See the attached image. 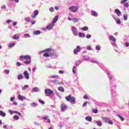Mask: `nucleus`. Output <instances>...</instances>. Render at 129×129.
I'll return each mask as SVG.
<instances>
[{
    "instance_id": "4d7b16f0",
    "label": "nucleus",
    "mask_w": 129,
    "mask_h": 129,
    "mask_svg": "<svg viewBox=\"0 0 129 129\" xmlns=\"http://www.w3.org/2000/svg\"><path fill=\"white\" fill-rule=\"evenodd\" d=\"M25 22H27V23H29L30 22V18L27 17L25 18Z\"/></svg>"
},
{
    "instance_id": "9d476101",
    "label": "nucleus",
    "mask_w": 129,
    "mask_h": 129,
    "mask_svg": "<svg viewBox=\"0 0 129 129\" xmlns=\"http://www.w3.org/2000/svg\"><path fill=\"white\" fill-rule=\"evenodd\" d=\"M39 15V11L35 10L34 11L33 13L31 15L32 19H35Z\"/></svg>"
},
{
    "instance_id": "72a5a7b5",
    "label": "nucleus",
    "mask_w": 129,
    "mask_h": 129,
    "mask_svg": "<svg viewBox=\"0 0 129 129\" xmlns=\"http://www.w3.org/2000/svg\"><path fill=\"white\" fill-rule=\"evenodd\" d=\"M15 45H16V43H10L8 45V47H9V48H13V47L15 46Z\"/></svg>"
},
{
    "instance_id": "ddd939ff",
    "label": "nucleus",
    "mask_w": 129,
    "mask_h": 129,
    "mask_svg": "<svg viewBox=\"0 0 129 129\" xmlns=\"http://www.w3.org/2000/svg\"><path fill=\"white\" fill-rule=\"evenodd\" d=\"M68 106L67 105H65L64 103H62L61 105V111H65L66 109H67Z\"/></svg>"
},
{
    "instance_id": "f03ea898",
    "label": "nucleus",
    "mask_w": 129,
    "mask_h": 129,
    "mask_svg": "<svg viewBox=\"0 0 129 129\" xmlns=\"http://www.w3.org/2000/svg\"><path fill=\"white\" fill-rule=\"evenodd\" d=\"M66 99L67 101H69L72 103L73 104H75V97L71 96V95H69L68 96L66 97Z\"/></svg>"
},
{
    "instance_id": "f8f14e48",
    "label": "nucleus",
    "mask_w": 129,
    "mask_h": 129,
    "mask_svg": "<svg viewBox=\"0 0 129 129\" xmlns=\"http://www.w3.org/2000/svg\"><path fill=\"white\" fill-rule=\"evenodd\" d=\"M20 59H24V60H31V56L30 55H22L20 57Z\"/></svg>"
},
{
    "instance_id": "2eb2a0df",
    "label": "nucleus",
    "mask_w": 129,
    "mask_h": 129,
    "mask_svg": "<svg viewBox=\"0 0 129 129\" xmlns=\"http://www.w3.org/2000/svg\"><path fill=\"white\" fill-rule=\"evenodd\" d=\"M58 19H59V15L55 16L52 20V23L53 24V25H55V24L57 23V21H58Z\"/></svg>"
},
{
    "instance_id": "f257e3e1",
    "label": "nucleus",
    "mask_w": 129,
    "mask_h": 129,
    "mask_svg": "<svg viewBox=\"0 0 129 129\" xmlns=\"http://www.w3.org/2000/svg\"><path fill=\"white\" fill-rule=\"evenodd\" d=\"M99 66L105 72V73H106V74H107L110 82V87L111 88L112 96H116V93H115V91H114L115 89V84H114L115 79H114V76H113V75L111 74V72H110V71L105 68V67H104L103 64L100 63Z\"/></svg>"
},
{
    "instance_id": "0eeeda50",
    "label": "nucleus",
    "mask_w": 129,
    "mask_h": 129,
    "mask_svg": "<svg viewBox=\"0 0 129 129\" xmlns=\"http://www.w3.org/2000/svg\"><path fill=\"white\" fill-rule=\"evenodd\" d=\"M58 56H59V54H58V52L56 51L50 53V57H52L53 59H56V58H57Z\"/></svg>"
},
{
    "instance_id": "3c124183",
    "label": "nucleus",
    "mask_w": 129,
    "mask_h": 129,
    "mask_svg": "<svg viewBox=\"0 0 129 129\" xmlns=\"http://www.w3.org/2000/svg\"><path fill=\"white\" fill-rule=\"evenodd\" d=\"M128 0H122L121 1V5H124V4H125V3H126V2H127Z\"/></svg>"
},
{
    "instance_id": "58836bf2",
    "label": "nucleus",
    "mask_w": 129,
    "mask_h": 129,
    "mask_svg": "<svg viewBox=\"0 0 129 129\" xmlns=\"http://www.w3.org/2000/svg\"><path fill=\"white\" fill-rule=\"evenodd\" d=\"M39 91V88L37 87H35L32 89V92H37Z\"/></svg>"
},
{
    "instance_id": "680f3d73",
    "label": "nucleus",
    "mask_w": 129,
    "mask_h": 129,
    "mask_svg": "<svg viewBox=\"0 0 129 129\" xmlns=\"http://www.w3.org/2000/svg\"><path fill=\"white\" fill-rule=\"evenodd\" d=\"M16 65L18 66V67H20V66H22V63H21L20 62H17L16 63Z\"/></svg>"
},
{
    "instance_id": "f704fd0d",
    "label": "nucleus",
    "mask_w": 129,
    "mask_h": 129,
    "mask_svg": "<svg viewBox=\"0 0 129 129\" xmlns=\"http://www.w3.org/2000/svg\"><path fill=\"white\" fill-rule=\"evenodd\" d=\"M24 38H31V35L29 33H26L24 34Z\"/></svg>"
},
{
    "instance_id": "13d9d810",
    "label": "nucleus",
    "mask_w": 129,
    "mask_h": 129,
    "mask_svg": "<svg viewBox=\"0 0 129 129\" xmlns=\"http://www.w3.org/2000/svg\"><path fill=\"white\" fill-rule=\"evenodd\" d=\"M14 113H16L17 114H18V115H19V116H21V115H22V114L18 111H15V112H14Z\"/></svg>"
},
{
    "instance_id": "dca6fc26",
    "label": "nucleus",
    "mask_w": 129,
    "mask_h": 129,
    "mask_svg": "<svg viewBox=\"0 0 129 129\" xmlns=\"http://www.w3.org/2000/svg\"><path fill=\"white\" fill-rule=\"evenodd\" d=\"M114 12L118 17H120V16H121V12H120L118 9H115Z\"/></svg>"
},
{
    "instance_id": "4c0bfd02",
    "label": "nucleus",
    "mask_w": 129,
    "mask_h": 129,
    "mask_svg": "<svg viewBox=\"0 0 129 129\" xmlns=\"http://www.w3.org/2000/svg\"><path fill=\"white\" fill-rule=\"evenodd\" d=\"M96 123H97L98 126H101L102 125V124L100 121H96Z\"/></svg>"
},
{
    "instance_id": "a19ab883",
    "label": "nucleus",
    "mask_w": 129,
    "mask_h": 129,
    "mask_svg": "<svg viewBox=\"0 0 129 129\" xmlns=\"http://www.w3.org/2000/svg\"><path fill=\"white\" fill-rule=\"evenodd\" d=\"M13 118L15 119V120H18V119H20V117L18 116V115H15L13 117Z\"/></svg>"
},
{
    "instance_id": "6e6d98bb",
    "label": "nucleus",
    "mask_w": 129,
    "mask_h": 129,
    "mask_svg": "<svg viewBox=\"0 0 129 129\" xmlns=\"http://www.w3.org/2000/svg\"><path fill=\"white\" fill-rule=\"evenodd\" d=\"M54 11H55V10L54 9L53 7H51L49 9V11L50 12V13H53L54 12Z\"/></svg>"
},
{
    "instance_id": "09e8293b",
    "label": "nucleus",
    "mask_w": 129,
    "mask_h": 129,
    "mask_svg": "<svg viewBox=\"0 0 129 129\" xmlns=\"http://www.w3.org/2000/svg\"><path fill=\"white\" fill-rule=\"evenodd\" d=\"M83 57L84 58L85 60H86V61H88V60H89V57H88V56L87 55H84Z\"/></svg>"
},
{
    "instance_id": "b1692460",
    "label": "nucleus",
    "mask_w": 129,
    "mask_h": 129,
    "mask_svg": "<svg viewBox=\"0 0 129 129\" xmlns=\"http://www.w3.org/2000/svg\"><path fill=\"white\" fill-rule=\"evenodd\" d=\"M79 37H80V38H85V33L79 32Z\"/></svg>"
},
{
    "instance_id": "5fc2aeb1",
    "label": "nucleus",
    "mask_w": 129,
    "mask_h": 129,
    "mask_svg": "<svg viewBox=\"0 0 129 129\" xmlns=\"http://www.w3.org/2000/svg\"><path fill=\"white\" fill-rule=\"evenodd\" d=\"M86 49H87V50H89V51H90V50H92L91 46H90V45L87 46Z\"/></svg>"
},
{
    "instance_id": "2f4dec72",
    "label": "nucleus",
    "mask_w": 129,
    "mask_h": 129,
    "mask_svg": "<svg viewBox=\"0 0 129 129\" xmlns=\"http://www.w3.org/2000/svg\"><path fill=\"white\" fill-rule=\"evenodd\" d=\"M81 30H82V31H88V27L85 26L84 27H82Z\"/></svg>"
},
{
    "instance_id": "39448f33",
    "label": "nucleus",
    "mask_w": 129,
    "mask_h": 129,
    "mask_svg": "<svg viewBox=\"0 0 129 129\" xmlns=\"http://www.w3.org/2000/svg\"><path fill=\"white\" fill-rule=\"evenodd\" d=\"M78 9H79V7H78V6H72L70 7L69 10V11H70V12H72V13H76Z\"/></svg>"
},
{
    "instance_id": "cd10ccee",
    "label": "nucleus",
    "mask_w": 129,
    "mask_h": 129,
    "mask_svg": "<svg viewBox=\"0 0 129 129\" xmlns=\"http://www.w3.org/2000/svg\"><path fill=\"white\" fill-rule=\"evenodd\" d=\"M85 119H86L87 121H91V120H92V117L90 116H87L86 117Z\"/></svg>"
},
{
    "instance_id": "8fccbe9b",
    "label": "nucleus",
    "mask_w": 129,
    "mask_h": 129,
    "mask_svg": "<svg viewBox=\"0 0 129 129\" xmlns=\"http://www.w3.org/2000/svg\"><path fill=\"white\" fill-rule=\"evenodd\" d=\"M58 77V76L55 75V76H50L49 77V78H51L52 79H54V78H57Z\"/></svg>"
},
{
    "instance_id": "de8ad7c7",
    "label": "nucleus",
    "mask_w": 129,
    "mask_h": 129,
    "mask_svg": "<svg viewBox=\"0 0 129 129\" xmlns=\"http://www.w3.org/2000/svg\"><path fill=\"white\" fill-rule=\"evenodd\" d=\"M72 21H73V22H74L75 23H77V22H78L79 20H78V18H75L72 19Z\"/></svg>"
},
{
    "instance_id": "a18cd8bd",
    "label": "nucleus",
    "mask_w": 129,
    "mask_h": 129,
    "mask_svg": "<svg viewBox=\"0 0 129 129\" xmlns=\"http://www.w3.org/2000/svg\"><path fill=\"white\" fill-rule=\"evenodd\" d=\"M123 18L124 21H126L127 20V15L126 14H124L123 15Z\"/></svg>"
},
{
    "instance_id": "4468645a",
    "label": "nucleus",
    "mask_w": 129,
    "mask_h": 129,
    "mask_svg": "<svg viewBox=\"0 0 129 129\" xmlns=\"http://www.w3.org/2000/svg\"><path fill=\"white\" fill-rule=\"evenodd\" d=\"M54 26H55V24L51 23V24H50L46 26V27L47 28V30L50 31V30L53 29V28Z\"/></svg>"
},
{
    "instance_id": "a211bd4d",
    "label": "nucleus",
    "mask_w": 129,
    "mask_h": 129,
    "mask_svg": "<svg viewBox=\"0 0 129 129\" xmlns=\"http://www.w3.org/2000/svg\"><path fill=\"white\" fill-rule=\"evenodd\" d=\"M112 17L115 20V21H116V24H117V25H119V24H121V21H120V19H117L116 17H115V16L114 15H113Z\"/></svg>"
},
{
    "instance_id": "412c9836",
    "label": "nucleus",
    "mask_w": 129,
    "mask_h": 129,
    "mask_svg": "<svg viewBox=\"0 0 129 129\" xmlns=\"http://www.w3.org/2000/svg\"><path fill=\"white\" fill-rule=\"evenodd\" d=\"M91 14L92 15V16H93L94 17H98V14L94 11H91Z\"/></svg>"
},
{
    "instance_id": "e2e57ef3",
    "label": "nucleus",
    "mask_w": 129,
    "mask_h": 129,
    "mask_svg": "<svg viewBox=\"0 0 129 129\" xmlns=\"http://www.w3.org/2000/svg\"><path fill=\"white\" fill-rule=\"evenodd\" d=\"M86 38H87V39H90V38H91V35L87 34L86 36Z\"/></svg>"
},
{
    "instance_id": "9b49d317",
    "label": "nucleus",
    "mask_w": 129,
    "mask_h": 129,
    "mask_svg": "<svg viewBox=\"0 0 129 129\" xmlns=\"http://www.w3.org/2000/svg\"><path fill=\"white\" fill-rule=\"evenodd\" d=\"M52 83H53V84H55L56 85H61V84H63V83L61 82H59V80H54L51 81Z\"/></svg>"
},
{
    "instance_id": "4be33fe9",
    "label": "nucleus",
    "mask_w": 129,
    "mask_h": 129,
    "mask_svg": "<svg viewBox=\"0 0 129 129\" xmlns=\"http://www.w3.org/2000/svg\"><path fill=\"white\" fill-rule=\"evenodd\" d=\"M0 115L3 117H5V116L7 115V114L6 112L3 111L2 110H0Z\"/></svg>"
},
{
    "instance_id": "e433bc0d",
    "label": "nucleus",
    "mask_w": 129,
    "mask_h": 129,
    "mask_svg": "<svg viewBox=\"0 0 129 129\" xmlns=\"http://www.w3.org/2000/svg\"><path fill=\"white\" fill-rule=\"evenodd\" d=\"M17 78H18V80H20L21 79H23V78H24V76H23V75L20 74V75H18Z\"/></svg>"
},
{
    "instance_id": "a878e982",
    "label": "nucleus",
    "mask_w": 129,
    "mask_h": 129,
    "mask_svg": "<svg viewBox=\"0 0 129 129\" xmlns=\"http://www.w3.org/2000/svg\"><path fill=\"white\" fill-rule=\"evenodd\" d=\"M57 89L58 91H60V92H64V88L62 86L59 87Z\"/></svg>"
},
{
    "instance_id": "473e14b6",
    "label": "nucleus",
    "mask_w": 129,
    "mask_h": 129,
    "mask_svg": "<svg viewBox=\"0 0 129 129\" xmlns=\"http://www.w3.org/2000/svg\"><path fill=\"white\" fill-rule=\"evenodd\" d=\"M82 62V60L77 61L76 63V67H78V66H79V64H81Z\"/></svg>"
},
{
    "instance_id": "5701e85b",
    "label": "nucleus",
    "mask_w": 129,
    "mask_h": 129,
    "mask_svg": "<svg viewBox=\"0 0 129 129\" xmlns=\"http://www.w3.org/2000/svg\"><path fill=\"white\" fill-rule=\"evenodd\" d=\"M33 35H40V34H41V31L40 30L34 31H33Z\"/></svg>"
},
{
    "instance_id": "c85d7f7f",
    "label": "nucleus",
    "mask_w": 129,
    "mask_h": 129,
    "mask_svg": "<svg viewBox=\"0 0 129 129\" xmlns=\"http://www.w3.org/2000/svg\"><path fill=\"white\" fill-rule=\"evenodd\" d=\"M111 45H112L113 47H115L114 50L115 51V52H117V50L116 49V48H117V46H116V44L115 43V42L111 43Z\"/></svg>"
},
{
    "instance_id": "37998d69",
    "label": "nucleus",
    "mask_w": 129,
    "mask_h": 129,
    "mask_svg": "<svg viewBox=\"0 0 129 129\" xmlns=\"http://www.w3.org/2000/svg\"><path fill=\"white\" fill-rule=\"evenodd\" d=\"M43 57H50V54L47 52H45L43 54Z\"/></svg>"
},
{
    "instance_id": "bf43d9fd",
    "label": "nucleus",
    "mask_w": 129,
    "mask_h": 129,
    "mask_svg": "<svg viewBox=\"0 0 129 129\" xmlns=\"http://www.w3.org/2000/svg\"><path fill=\"white\" fill-rule=\"evenodd\" d=\"M38 101H39V103H41V104H44L45 103L44 101H43V100H42L41 99H39Z\"/></svg>"
},
{
    "instance_id": "052dcab7",
    "label": "nucleus",
    "mask_w": 129,
    "mask_h": 129,
    "mask_svg": "<svg viewBox=\"0 0 129 129\" xmlns=\"http://www.w3.org/2000/svg\"><path fill=\"white\" fill-rule=\"evenodd\" d=\"M123 6L125 7V8H128V3H125V4H124Z\"/></svg>"
},
{
    "instance_id": "1a4fd4ad",
    "label": "nucleus",
    "mask_w": 129,
    "mask_h": 129,
    "mask_svg": "<svg viewBox=\"0 0 129 129\" xmlns=\"http://www.w3.org/2000/svg\"><path fill=\"white\" fill-rule=\"evenodd\" d=\"M42 119L44 120L45 122H47L48 123H50L51 122V120L49 118L48 116H45L42 117Z\"/></svg>"
},
{
    "instance_id": "aec40b11",
    "label": "nucleus",
    "mask_w": 129,
    "mask_h": 129,
    "mask_svg": "<svg viewBox=\"0 0 129 129\" xmlns=\"http://www.w3.org/2000/svg\"><path fill=\"white\" fill-rule=\"evenodd\" d=\"M18 99L21 100V101H24V99H26V97L21 95H18Z\"/></svg>"
},
{
    "instance_id": "ea45409f",
    "label": "nucleus",
    "mask_w": 129,
    "mask_h": 129,
    "mask_svg": "<svg viewBox=\"0 0 129 129\" xmlns=\"http://www.w3.org/2000/svg\"><path fill=\"white\" fill-rule=\"evenodd\" d=\"M44 50H45V52H52V51H53V49H52V48H46Z\"/></svg>"
},
{
    "instance_id": "f3484780",
    "label": "nucleus",
    "mask_w": 129,
    "mask_h": 129,
    "mask_svg": "<svg viewBox=\"0 0 129 129\" xmlns=\"http://www.w3.org/2000/svg\"><path fill=\"white\" fill-rule=\"evenodd\" d=\"M24 77H25V78H26V79H27V80L30 79V77L29 76V74L28 73V71H24Z\"/></svg>"
},
{
    "instance_id": "c756f323",
    "label": "nucleus",
    "mask_w": 129,
    "mask_h": 129,
    "mask_svg": "<svg viewBox=\"0 0 129 129\" xmlns=\"http://www.w3.org/2000/svg\"><path fill=\"white\" fill-rule=\"evenodd\" d=\"M101 49V46L100 45H96L95 47V50L97 51H100Z\"/></svg>"
},
{
    "instance_id": "603ef678",
    "label": "nucleus",
    "mask_w": 129,
    "mask_h": 129,
    "mask_svg": "<svg viewBox=\"0 0 129 129\" xmlns=\"http://www.w3.org/2000/svg\"><path fill=\"white\" fill-rule=\"evenodd\" d=\"M4 72L5 73V74H10V70H4Z\"/></svg>"
},
{
    "instance_id": "423d86ee",
    "label": "nucleus",
    "mask_w": 129,
    "mask_h": 129,
    "mask_svg": "<svg viewBox=\"0 0 129 129\" xmlns=\"http://www.w3.org/2000/svg\"><path fill=\"white\" fill-rule=\"evenodd\" d=\"M82 50V48L80 47V46L78 45L76 49L74 50V54L75 55H78V53Z\"/></svg>"
},
{
    "instance_id": "0e129e2a",
    "label": "nucleus",
    "mask_w": 129,
    "mask_h": 129,
    "mask_svg": "<svg viewBox=\"0 0 129 129\" xmlns=\"http://www.w3.org/2000/svg\"><path fill=\"white\" fill-rule=\"evenodd\" d=\"M93 112L94 113H97V112H98V110H97V109H93Z\"/></svg>"
},
{
    "instance_id": "6e6552de",
    "label": "nucleus",
    "mask_w": 129,
    "mask_h": 129,
    "mask_svg": "<svg viewBox=\"0 0 129 129\" xmlns=\"http://www.w3.org/2000/svg\"><path fill=\"white\" fill-rule=\"evenodd\" d=\"M72 31L74 36H77L78 35V31H77V28H76V27L74 26L72 27Z\"/></svg>"
},
{
    "instance_id": "774afa93",
    "label": "nucleus",
    "mask_w": 129,
    "mask_h": 129,
    "mask_svg": "<svg viewBox=\"0 0 129 129\" xmlns=\"http://www.w3.org/2000/svg\"><path fill=\"white\" fill-rule=\"evenodd\" d=\"M125 45V47H129V43L126 42L124 44Z\"/></svg>"
},
{
    "instance_id": "393cba45",
    "label": "nucleus",
    "mask_w": 129,
    "mask_h": 129,
    "mask_svg": "<svg viewBox=\"0 0 129 129\" xmlns=\"http://www.w3.org/2000/svg\"><path fill=\"white\" fill-rule=\"evenodd\" d=\"M19 38H20V35H19V34H15L13 37V39L14 40H18V39H19Z\"/></svg>"
},
{
    "instance_id": "69168bd1",
    "label": "nucleus",
    "mask_w": 129,
    "mask_h": 129,
    "mask_svg": "<svg viewBox=\"0 0 129 129\" xmlns=\"http://www.w3.org/2000/svg\"><path fill=\"white\" fill-rule=\"evenodd\" d=\"M91 62H92V63H95L96 64H98V62L96 61V60H92Z\"/></svg>"
},
{
    "instance_id": "79ce46f5",
    "label": "nucleus",
    "mask_w": 129,
    "mask_h": 129,
    "mask_svg": "<svg viewBox=\"0 0 129 129\" xmlns=\"http://www.w3.org/2000/svg\"><path fill=\"white\" fill-rule=\"evenodd\" d=\"M31 60H26L24 62V64H26V65H29V64H31Z\"/></svg>"
},
{
    "instance_id": "7c9ffc66",
    "label": "nucleus",
    "mask_w": 129,
    "mask_h": 129,
    "mask_svg": "<svg viewBox=\"0 0 129 129\" xmlns=\"http://www.w3.org/2000/svg\"><path fill=\"white\" fill-rule=\"evenodd\" d=\"M55 92L56 95H57V96H58V97H59V98H60V99H61V98H62V97H61V95H60V93L57 92V91H55Z\"/></svg>"
},
{
    "instance_id": "bb28decb",
    "label": "nucleus",
    "mask_w": 129,
    "mask_h": 129,
    "mask_svg": "<svg viewBox=\"0 0 129 129\" xmlns=\"http://www.w3.org/2000/svg\"><path fill=\"white\" fill-rule=\"evenodd\" d=\"M31 107H37L38 106V103H32L30 104Z\"/></svg>"
},
{
    "instance_id": "338daca9",
    "label": "nucleus",
    "mask_w": 129,
    "mask_h": 129,
    "mask_svg": "<svg viewBox=\"0 0 129 129\" xmlns=\"http://www.w3.org/2000/svg\"><path fill=\"white\" fill-rule=\"evenodd\" d=\"M87 102H86L83 103V107H85V106H87Z\"/></svg>"
},
{
    "instance_id": "864d4df0",
    "label": "nucleus",
    "mask_w": 129,
    "mask_h": 129,
    "mask_svg": "<svg viewBox=\"0 0 129 129\" xmlns=\"http://www.w3.org/2000/svg\"><path fill=\"white\" fill-rule=\"evenodd\" d=\"M15 112H16V111H12V110H9V112L10 113V114H11V115H12V114H14V113H15Z\"/></svg>"
},
{
    "instance_id": "c9c22d12",
    "label": "nucleus",
    "mask_w": 129,
    "mask_h": 129,
    "mask_svg": "<svg viewBox=\"0 0 129 129\" xmlns=\"http://www.w3.org/2000/svg\"><path fill=\"white\" fill-rule=\"evenodd\" d=\"M117 116H118V117H119V118H120V119L122 121H123V120H124V118L122 116H121V115H119V114H117Z\"/></svg>"
},
{
    "instance_id": "c03bdc74",
    "label": "nucleus",
    "mask_w": 129,
    "mask_h": 129,
    "mask_svg": "<svg viewBox=\"0 0 129 129\" xmlns=\"http://www.w3.org/2000/svg\"><path fill=\"white\" fill-rule=\"evenodd\" d=\"M27 88H29V85H25L23 87H22V90H26Z\"/></svg>"
},
{
    "instance_id": "6ab92c4d",
    "label": "nucleus",
    "mask_w": 129,
    "mask_h": 129,
    "mask_svg": "<svg viewBox=\"0 0 129 129\" xmlns=\"http://www.w3.org/2000/svg\"><path fill=\"white\" fill-rule=\"evenodd\" d=\"M109 39L110 41H112L114 43L116 42V39L114 38V37L112 35H110L109 37Z\"/></svg>"
},
{
    "instance_id": "20e7f679",
    "label": "nucleus",
    "mask_w": 129,
    "mask_h": 129,
    "mask_svg": "<svg viewBox=\"0 0 129 129\" xmlns=\"http://www.w3.org/2000/svg\"><path fill=\"white\" fill-rule=\"evenodd\" d=\"M102 118L104 122H106V123H108V124H113V122H112V121L108 118V117H102Z\"/></svg>"
},
{
    "instance_id": "7ed1b4c3",
    "label": "nucleus",
    "mask_w": 129,
    "mask_h": 129,
    "mask_svg": "<svg viewBox=\"0 0 129 129\" xmlns=\"http://www.w3.org/2000/svg\"><path fill=\"white\" fill-rule=\"evenodd\" d=\"M45 96H50V95H54V91L50 89H45L44 90Z\"/></svg>"
},
{
    "instance_id": "49530a36",
    "label": "nucleus",
    "mask_w": 129,
    "mask_h": 129,
    "mask_svg": "<svg viewBox=\"0 0 129 129\" xmlns=\"http://www.w3.org/2000/svg\"><path fill=\"white\" fill-rule=\"evenodd\" d=\"M76 66H74L73 68V73H74V74H76Z\"/></svg>"
}]
</instances>
